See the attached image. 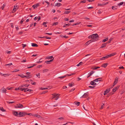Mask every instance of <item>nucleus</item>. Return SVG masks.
I'll use <instances>...</instances> for the list:
<instances>
[{"label": "nucleus", "instance_id": "nucleus-12", "mask_svg": "<svg viewBox=\"0 0 125 125\" xmlns=\"http://www.w3.org/2000/svg\"><path fill=\"white\" fill-rule=\"evenodd\" d=\"M102 79L101 78H97L95 80H94V81L95 82H98L99 81H101V79Z\"/></svg>", "mask_w": 125, "mask_h": 125}, {"label": "nucleus", "instance_id": "nucleus-33", "mask_svg": "<svg viewBox=\"0 0 125 125\" xmlns=\"http://www.w3.org/2000/svg\"><path fill=\"white\" fill-rule=\"evenodd\" d=\"M70 12V11H65L64 13L66 14H68Z\"/></svg>", "mask_w": 125, "mask_h": 125}, {"label": "nucleus", "instance_id": "nucleus-49", "mask_svg": "<svg viewBox=\"0 0 125 125\" xmlns=\"http://www.w3.org/2000/svg\"><path fill=\"white\" fill-rule=\"evenodd\" d=\"M26 76V77H25L27 79L29 78H31V76L30 75H28V76Z\"/></svg>", "mask_w": 125, "mask_h": 125}, {"label": "nucleus", "instance_id": "nucleus-46", "mask_svg": "<svg viewBox=\"0 0 125 125\" xmlns=\"http://www.w3.org/2000/svg\"><path fill=\"white\" fill-rule=\"evenodd\" d=\"M104 106V104H103V105H102L101 106V107L100 108V109H102Z\"/></svg>", "mask_w": 125, "mask_h": 125}, {"label": "nucleus", "instance_id": "nucleus-57", "mask_svg": "<svg viewBox=\"0 0 125 125\" xmlns=\"http://www.w3.org/2000/svg\"><path fill=\"white\" fill-rule=\"evenodd\" d=\"M45 62L47 64H49L50 63V62H49V61H47Z\"/></svg>", "mask_w": 125, "mask_h": 125}, {"label": "nucleus", "instance_id": "nucleus-59", "mask_svg": "<svg viewBox=\"0 0 125 125\" xmlns=\"http://www.w3.org/2000/svg\"><path fill=\"white\" fill-rule=\"evenodd\" d=\"M21 88V86H20L18 88H16L15 89V90H19L20 89V88Z\"/></svg>", "mask_w": 125, "mask_h": 125}, {"label": "nucleus", "instance_id": "nucleus-37", "mask_svg": "<svg viewBox=\"0 0 125 125\" xmlns=\"http://www.w3.org/2000/svg\"><path fill=\"white\" fill-rule=\"evenodd\" d=\"M53 58V57L52 56H50L46 58V59H51Z\"/></svg>", "mask_w": 125, "mask_h": 125}, {"label": "nucleus", "instance_id": "nucleus-16", "mask_svg": "<svg viewBox=\"0 0 125 125\" xmlns=\"http://www.w3.org/2000/svg\"><path fill=\"white\" fill-rule=\"evenodd\" d=\"M52 95H53V96L55 97H58L59 96V95L58 94H52Z\"/></svg>", "mask_w": 125, "mask_h": 125}, {"label": "nucleus", "instance_id": "nucleus-63", "mask_svg": "<svg viewBox=\"0 0 125 125\" xmlns=\"http://www.w3.org/2000/svg\"><path fill=\"white\" fill-rule=\"evenodd\" d=\"M119 68L120 69H124V67L123 66H122L119 67Z\"/></svg>", "mask_w": 125, "mask_h": 125}, {"label": "nucleus", "instance_id": "nucleus-22", "mask_svg": "<svg viewBox=\"0 0 125 125\" xmlns=\"http://www.w3.org/2000/svg\"><path fill=\"white\" fill-rule=\"evenodd\" d=\"M107 63H104L102 65V67H103L104 68H105L107 66Z\"/></svg>", "mask_w": 125, "mask_h": 125}, {"label": "nucleus", "instance_id": "nucleus-53", "mask_svg": "<svg viewBox=\"0 0 125 125\" xmlns=\"http://www.w3.org/2000/svg\"><path fill=\"white\" fill-rule=\"evenodd\" d=\"M24 89H25V88L24 87L23 88H20V90H21V91H23L24 90Z\"/></svg>", "mask_w": 125, "mask_h": 125}, {"label": "nucleus", "instance_id": "nucleus-14", "mask_svg": "<svg viewBox=\"0 0 125 125\" xmlns=\"http://www.w3.org/2000/svg\"><path fill=\"white\" fill-rule=\"evenodd\" d=\"M107 44V43H106H106H104L100 47V48H102L105 47H106Z\"/></svg>", "mask_w": 125, "mask_h": 125}, {"label": "nucleus", "instance_id": "nucleus-21", "mask_svg": "<svg viewBox=\"0 0 125 125\" xmlns=\"http://www.w3.org/2000/svg\"><path fill=\"white\" fill-rule=\"evenodd\" d=\"M94 72L93 71H92L91 72L88 73V75L90 76H91L94 73Z\"/></svg>", "mask_w": 125, "mask_h": 125}, {"label": "nucleus", "instance_id": "nucleus-23", "mask_svg": "<svg viewBox=\"0 0 125 125\" xmlns=\"http://www.w3.org/2000/svg\"><path fill=\"white\" fill-rule=\"evenodd\" d=\"M113 38H110L109 39V41L106 42V43H107V44H108L110 43L111 42V41H112L113 40Z\"/></svg>", "mask_w": 125, "mask_h": 125}, {"label": "nucleus", "instance_id": "nucleus-15", "mask_svg": "<svg viewBox=\"0 0 125 125\" xmlns=\"http://www.w3.org/2000/svg\"><path fill=\"white\" fill-rule=\"evenodd\" d=\"M29 84H23L20 86L21 88H22L23 87H28L29 86Z\"/></svg>", "mask_w": 125, "mask_h": 125}, {"label": "nucleus", "instance_id": "nucleus-58", "mask_svg": "<svg viewBox=\"0 0 125 125\" xmlns=\"http://www.w3.org/2000/svg\"><path fill=\"white\" fill-rule=\"evenodd\" d=\"M12 65V63H9V64H7L6 65H5L6 66L8 65V66H10Z\"/></svg>", "mask_w": 125, "mask_h": 125}, {"label": "nucleus", "instance_id": "nucleus-44", "mask_svg": "<svg viewBox=\"0 0 125 125\" xmlns=\"http://www.w3.org/2000/svg\"><path fill=\"white\" fill-rule=\"evenodd\" d=\"M7 103L10 104H12L14 103V102H9V101H7Z\"/></svg>", "mask_w": 125, "mask_h": 125}, {"label": "nucleus", "instance_id": "nucleus-47", "mask_svg": "<svg viewBox=\"0 0 125 125\" xmlns=\"http://www.w3.org/2000/svg\"><path fill=\"white\" fill-rule=\"evenodd\" d=\"M124 3L123 2H121L119 3L118 5H122Z\"/></svg>", "mask_w": 125, "mask_h": 125}, {"label": "nucleus", "instance_id": "nucleus-60", "mask_svg": "<svg viewBox=\"0 0 125 125\" xmlns=\"http://www.w3.org/2000/svg\"><path fill=\"white\" fill-rule=\"evenodd\" d=\"M24 21V20L23 19H22L20 21V23L21 24H22V23L23 22V21Z\"/></svg>", "mask_w": 125, "mask_h": 125}, {"label": "nucleus", "instance_id": "nucleus-25", "mask_svg": "<svg viewBox=\"0 0 125 125\" xmlns=\"http://www.w3.org/2000/svg\"><path fill=\"white\" fill-rule=\"evenodd\" d=\"M118 88L117 87H115L113 89V91L114 92H115L116 91L117 89Z\"/></svg>", "mask_w": 125, "mask_h": 125}, {"label": "nucleus", "instance_id": "nucleus-6", "mask_svg": "<svg viewBox=\"0 0 125 125\" xmlns=\"http://www.w3.org/2000/svg\"><path fill=\"white\" fill-rule=\"evenodd\" d=\"M13 114L15 116L18 117V112L16 111H13L12 112Z\"/></svg>", "mask_w": 125, "mask_h": 125}, {"label": "nucleus", "instance_id": "nucleus-8", "mask_svg": "<svg viewBox=\"0 0 125 125\" xmlns=\"http://www.w3.org/2000/svg\"><path fill=\"white\" fill-rule=\"evenodd\" d=\"M18 8V6L16 5H14V8L13 9V11H14V12Z\"/></svg>", "mask_w": 125, "mask_h": 125}, {"label": "nucleus", "instance_id": "nucleus-39", "mask_svg": "<svg viewBox=\"0 0 125 125\" xmlns=\"http://www.w3.org/2000/svg\"><path fill=\"white\" fill-rule=\"evenodd\" d=\"M83 63L82 62H81L79 64H77V65L78 66H79L80 65H82Z\"/></svg>", "mask_w": 125, "mask_h": 125}, {"label": "nucleus", "instance_id": "nucleus-45", "mask_svg": "<svg viewBox=\"0 0 125 125\" xmlns=\"http://www.w3.org/2000/svg\"><path fill=\"white\" fill-rule=\"evenodd\" d=\"M66 76L64 75V76L58 77V78L61 79H62V78H64V77H65Z\"/></svg>", "mask_w": 125, "mask_h": 125}, {"label": "nucleus", "instance_id": "nucleus-50", "mask_svg": "<svg viewBox=\"0 0 125 125\" xmlns=\"http://www.w3.org/2000/svg\"><path fill=\"white\" fill-rule=\"evenodd\" d=\"M100 67H94L93 68V69L94 70H95L97 69V68H100Z\"/></svg>", "mask_w": 125, "mask_h": 125}, {"label": "nucleus", "instance_id": "nucleus-26", "mask_svg": "<svg viewBox=\"0 0 125 125\" xmlns=\"http://www.w3.org/2000/svg\"><path fill=\"white\" fill-rule=\"evenodd\" d=\"M47 22H43L42 24L45 27H47V25L46 24L47 23Z\"/></svg>", "mask_w": 125, "mask_h": 125}, {"label": "nucleus", "instance_id": "nucleus-61", "mask_svg": "<svg viewBox=\"0 0 125 125\" xmlns=\"http://www.w3.org/2000/svg\"><path fill=\"white\" fill-rule=\"evenodd\" d=\"M86 2V0H84L83 1H81L80 2L81 3H85Z\"/></svg>", "mask_w": 125, "mask_h": 125}, {"label": "nucleus", "instance_id": "nucleus-36", "mask_svg": "<svg viewBox=\"0 0 125 125\" xmlns=\"http://www.w3.org/2000/svg\"><path fill=\"white\" fill-rule=\"evenodd\" d=\"M58 22H56L53 23L52 25V26L56 25L58 24Z\"/></svg>", "mask_w": 125, "mask_h": 125}, {"label": "nucleus", "instance_id": "nucleus-11", "mask_svg": "<svg viewBox=\"0 0 125 125\" xmlns=\"http://www.w3.org/2000/svg\"><path fill=\"white\" fill-rule=\"evenodd\" d=\"M94 82V81H91L90 82V84L92 85H97L96 83Z\"/></svg>", "mask_w": 125, "mask_h": 125}, {"label": "nucleus", "instance_id": "nucleus-31", "mask_svg": "<svg viewBox=\"0 0 125 125\" xmlns=\"http://www.w3.org/2000/svg\"><path fill=\"white\" fill-rule=\"evenodd\" d=\"M21 114L22 112H20L19 113H18V117H21L23 116V115H21Z\"/></svg>", "mask_w": 125, "mask_h": 125}, {"label": "nucleus", "instance_id": "nucleus-5", "mask_svg": "<svg viewBox=\"0 0 125 125\" xmlns=\"http://www.w3.org/2000/svg\"><path fill=\"white\" fill-rule=\"evenodd\" d=\"M88 93L87 92L85 93L82 96V98H85L87 97L88 95Z\"/></svg>", "mask_w": 125, "mask_h": 125}, {"label": "nucleus", "instance_id": "nucleus-51", "mask_svg": "<svg viewBox=\"0 0 125 125\" xmlns=\"http://www.w3.org/2000/svg\"><path fill=\"white\" fill-rule=\"evenodd\" d=\"M70 25L69 24H66L64 25L63 27H66V26H70Z\"/></svg>", "mask_w": 125, "mask_h": 125}, {"label": "nucleus", "instance_id": "nucleus-20", "mask_svg": "<svg viewBox=\"0 0 125 125\" xmlns=\"http://www.w3.org/2000/svg\"><path fill=\"white\" fill-rule=\"evenodd\" d=\"M108 58L107 55L105 57H104L100 59L101 60H104L105 59H107Z\"/></svg>", "mask_w": 125, "mask_h": 125}, {"label": "nucleus", "instance_id": "nucleus-13", "mask_svg": "<svg viewBox=\"0 0 125 125\" xmlns=\"http://www.w3.org/2000/svg\"><path fill=\"white\" fill-rule=\"evenodd\" d=\"M116 54V53L115 52L111 54H110L109 55H108L107 56H108V58L109 57H110L111 56H113Z\"/></svg>", "mask_w": 125, "mask_h": 125}, {"label": "nucleus", "instance_id": "nucleus-62", "mask_svg": "<svg viewBox=\"0 0 125 125\" xmlns=\"http://www.w3.org/2000/svg\"><path fill=\"white\" fill-rule=\"evenodd\" d=\"M58 119H59L60 120H62V119H63L64 118L63 117H60V118H58Z\"/></svg>", "mask_w": 125, "mask_h": 125}, {"label": "nucleus", "instance_id": "nucleus-19", "mask_svg": "<svg viewBox=\"0 0 125 125\" xmlns=\"http://www.w3.org/2000/svg\"><path fill=\"white\" fill-rule=\"evenodd\" d=\"M31 44L32 46L33 47H37L38 46V45L34 43H31Z\"/></svg>", "mask_w": 125, "mask_h": 125}, {"label": "nucleus", "instance_id": "nucleus-56", "mask_svg": "<svg viewBox=\"0 0 125 125\" xmlns=\"http://www.w3.org/2000/svg\"><path fill=\"white\" fill-rule=\"evenodd\" d=\"M6 52L7 54H10L11 53V51H6Z\"/></svg>", "mask_w": 125, "mask_h": 125}, {"label": "nucleus", "instance_id": "nucleus-30", "mask_svg": "<svg viewBox=\"0 0 125 125\" xmlns=\"http://www.w3.org/2000/svg\"><path fill=\"white\" fill-rule=\"evenodd\" d=\"M74 103L77 106L79 105L80 104V103L79 102H75Z\"/></svg>", "mask_w": 125, "mask_h": 125}, {"label": "nucleus", "instance_id": "nucleus-38", "mask_svg": "<svg viewBox=\"0 0 125 125\" xmlns=\"http://www.w3.org/2000/svg\"><path fill=\"white\" fill-rule=\"evenodd\" d=\"M48 71V70L47 69H45L43 70V73H45L47 72Z\"/></svg>", "mask_w": 125, "mask_h": 125}, {"label": "nucleus", "instance_id": "nucleus-32", "mask_svg": "<svg viewBox=\"0 0 125 125\" xmlns=\"http://www.w3.org/2000/svg\"><path fill=\"white\" fill-rule=\"evenodd\" d=\"M116 6H112V9L113 10H115L117 9L116 8Z\"/></svg>", "mask_w": 125, "mask_h": 125}, {"label": "nucleus", "instance_id": "nucleus-1", "mask_svg": "<svg viewBox=\"0 0 125 125\" xmlns=\"http://www.w3.org/2000/svg\"><path fill=\"white\" fill-rule=\"evenodd\" d=\"M99 38V36L97 34H93L92 35H90L88 37V38L92 39L94 40V41L96 40H97Z\"/></svg>", "mask_w": 125, "mask_h": 125}, {"label": "nucleus", "instance_id": "nucleus-54", "mask_svg": "<svg viewBox=\"0 0 125 125\" xmlns=\"http://www.w3.org/2000/svg\"><path fill=\"white\" fill-rule=\"evenodd\" d=\"M36 64H33V65L32 66H30V67H28L27 68H28V69H29V68H31L32 67H33L34 66L36 65Z\"/></svg>", "mask_w": 125, "mask_h": 125}, {"label": "nucleus", "instance_id": "nucleus-3", "mask_svg": "<svg viewBox=\"0 0 125 125\" xmlns=\"http://www.w3.org/2000/svg\"><path fill=\"white\" fill-rule=\"evenodd\" d=\"M118 81V78H115V81L114 83V85H113V86L111 88L113 87L115 85H116L117 84Z\"/></svg>", "mask_w": 125, "mask_h": 125}, {"label": "nucleus", "instance_id": "nucleus-24", "mask_svg": "<svg viewBox=\"0 0 125 125\" xmlns=\"http://www.w3.org/2000/svg\"><path fill=\"white\" fill-rule=\"evenodd\" d=\"M21 115H23V116H25V115H27V113L22 112L21 114Z\"/></svg>", "mask_w": 125, "mask_h": 125}, {"label": "nucleus", "instance_id": "nucleus-34", "mask_svg": "<svg viewBox=\"0 0 125 125\" xmlns=\"http://www.w3.org/2000/svg\"><path fill=\"white\" fill-rule=\"evenodd\" d=\"M48 89V87H45V88H42L41 87V89L42 90H46Z\"/></svg>", "mask_w": 125, "mask_h": 125}, {"label": "nucleus", "instance_id": "nucleus-10", "mask_svg": "<svg viewBox=\"0 0 125 125\" xmlns=\"http://www.w3.org/2000/svg\"><path fill=\"white\" fill-rule=\"evenodd\" d=\"M62 4L60 3H55L54 5V6H57L58 7H60L62 5Z\"/></svg>", "mask_w": 125, "mask_h": 125}, {"label": "nucleus", "instance_id": "nucleus-4", "mask_svg": "<svg viewBox=\"0 0 125 125\" xmlns=\"http://www.w3.org/2000/svg\"><path fill=\"white\" fill-rule=\"evenodd\" d=\"M110 91V88L108 89L105 91L104 93V95H105L107 93H108Z\"/></svg>", "mask_w": 125, "mask_h": 125}, {"label": "nucleus", "instance_id": "nucleus-64", "mask_svg": "<svg viewBox=\"0 0 125 125\" xmlns=\"http://www.w3.org/2000/svg\"><path fill=\"white\" fill-rule=\"evenodd\" d=\"M23 33V31H20L18 33V34H21Z\"/></svg>", "mask_w": 125, "mask_h": 125}, {"label": "nucleus", "instance_id": "nucleus-41", "mask_svg": "<svg viewBox=\"0 0 125 125\" xmlns=\"http://www.w3.org/2000/svg\"><path fill=\"white\" fill-rule=\"evenodd\" d=\"M80 23V22H78L72 25L73 26H74V25H77L79 24Z\"/></svg>", "mask_w": 125, "mask_h": 125}, {"label": "nucleus", "instance_id": "nucleus-27", "mask_svg": "<svg viewBox=\"0 0 125 125\" xmlns=\"http://www.w3.org/2000/svg\"><path fill=\"white\" fill-rule=\"evenodd\" d=\"M94 40H93V39H91V40L88 41V42L89 43V44L90 43H91L93 42H94Z\"/></svg>", "mask_w": 125, "mask_h": 125}, {"label": "nucleus", "instance_id": "nucleus-2", "mask_svg": "<svg viewBox=\"0 0 125 125\" xmlns=\"http://www.w3.org/2000/svg\"><path fill=\"white\" fill-rule=\"evenodd\" d=\"M23 107V105L21 104H18L15 106L16 108H21Z\"/></svg>", "mask_w": 125, "mask_h": 125}, {"label": "nucleus", "instance_id": "nucleus-35", "mask_svg": "<svg viewBox=\"0 0 125 125\" xmlns=\"http://www.w3.org/2000/svg\"><path fill=\"white\" fill-rule=\"evenodd\" d=\"M6 5L4 4L2 6L1 8L2 10H3L4 9V7H5Z\"/></svg>", "mask_w": 125, "mask_h": 125}, {"label": "nucleus", "instance_id": "nucleus-28", "mask_svg": "<svg viewBox=\"0 0 125 125\" xmlns=\"http://www.w3.org/2000/svg\"><path fill=\"white\" fill-rule=\"evenodd\" d=\"M94 40H93V39H91V40L88 41V42L89 43V44L90 43H91L93 42H94Z\"/></svg>", "mask_w": 125, "mask_h": 125}, {"label": "nucleus", "instance_id": "nucleus-18", "mask_svg": "<svg viewBox=\"0 0 125 125\" xmlns=\"http://www.w3.org/2000/svg\"><path fill=\"white\" fill-rule=\"evenodd\" d=\"M74 83L73 82H72L71 83H69V86L70 87H72L74 85Z\"/></svg>", "mask_w": 125, "mask_h": 125}, {"label": "nucleus", "instance_id": "nucleus-48", "mask_svg": "<svg viewBox=\"0 0 125 125\" xmlns=\"http://www.w3.org/2000/svg\"><path fill=\"white\" fill-rule=\"evenodd\" d=\"M18 76H20L22 78H24V77H26V76H25V75H24L22 74L21 75H19Z\"/></svg>", "mask_w": 125, "mask_h": 125}, {"label": "nucleus", "instance_id": "nucleus-40", "mask_svg": "<svg viewBox=\"0 0 125 125\" xmlns=\"http://www.w3.org/2000/svg\"><path fill=\"white\" fill-rule=\"evenodd\" d=\"M0 74L1 75V74H3L4 76H7L9 75L7 74H3L1 73H0Z\"/></svg>", "mask_w": 125, "mask_h": 125}, {"label": "nucleus", "instance_id": "nucleus-7", "mask_svg": "<svg viewBox=\"0 0 125 125\" xmlns=\"http://www.w3.org/2000/svg\"><path fill=\"white\" fill-rule=\"evenodd\" d=\"M0 90L2 92L4 93H5L7 91L6 89L4 88V87H2V89H0Z\"/></svg>", "mask_w": 125, "mask_h": 125}, {"label": "nucleus", "instance_id": "nucleus-55", "mask_svg": "<svg viewBox=\"0 0 125 125\" xmlns=\"http://www.w3.org/2000/svg\"><path fill=\"white\" fill-rule=\"evenodd\" d=\"M19 71H20V70H19L16 69L14 70L13 72H16Z\"/></svg>", "mask_w": 125, "mask_h": 125}, {"label": "nucleus", "instance_id": "nucleus-29", "mask_svg": "<svg viewBox=\"0 0 125 125\" xmlns=\"http://www.w3.org/2000/svg\"><path fill=\"white\" fill-rule=\"evenodd\" d=\"M108 37L106 39H104L103 40L102 42H104L106 41H108Z\"/></svg>", "mask_w": 125, "mask_h": 125}, {"label": "nucleus", "instance_id": "nucleus-9", "mask_svg": "<svg viewBox=\"0 0 125 125\" xmlns=\"http://www.w3.org/2000/svg\"><path fill=\"white\" fill-rule=\"evenodd\" d=\"M39 6L38 4H36L32 6V7L34 9L36 8Z\"/></svg>", "mask_w": 125, "mask_h": 125}, {"label": "nucleus", "instance_id": "nucleus-17", "mask_svg": "<svg viewBox=\"0 0 125 125\" xmlns=\"http://www.w3.org/2000/svg\"><path fill=\"white\" fill-rule=\"evenodd\" d=\"M38 38H46V39H51V37H46V36H43V37H38Z\"/></svg>", "mask_w": 125, "mask_h": 125}, {"label": "nucleus", "instance_id": "nucleus-52", "mask_svg": "<svg viewBox=\"0 0 125 125\" xmlns=\"http://www.w3.org/2000/svg\"><path fill=\"white\" fill-rule=\"evenodd\" d=\"M36 75L39 78H40V73H39L38 74H36Z\"/></svg>", "mask_w": 125, "mask_h": 125}, {"label": "nucleus", "instance_id": "nucleus-43", "mask_svg": "<svg viewBox=\"0 0 125 125\" xmlns=\"http://www.w3.org/2000/svg\"><path fill=\"white\" fill-rule=\"evenodd\" d=\"M0 109L2 112L5 111V110L3 107L0 108Z\"/></svg>", "mask_w": 125, "mask_h": 125}, {"label": "nucleus", "instance_id": "nucleus-42", "mask_svg": "<svg viewBox=\"0 0 125 125\" xmlns=\"http://www.w3.org/2000/svg\"><path fill=\"white\" fill-rule=\"evenodd\" d=\"M27 90V91H29L31 92H32V90H31L30 89H28L27 88V89H26Z\"/></svg>", "mask_w": 125, "mask_h": 125}]
</instances>
